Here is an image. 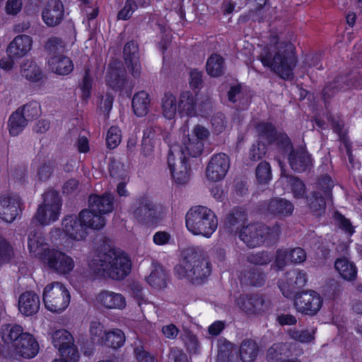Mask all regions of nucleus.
Segmentation results:
<instances>
[{
    "instance_id": "a878e982",
    "label": "nucleus",
    "mask_w": 362,
    "mask_h": 362,
    "mask_svg": "<svg viewBox=\"0 0 362 362\" xmlns=\"http://www.w3.org/2000/svg\"><path fill=\"white\" fill-rule=\"evenodd\" d=\"M306 259L305 251L300 247L290 250H279L276 253L274 264L278 269H281L288 262L301 263Z\"/></svg>"
},
{
    "instance_id": "6e6552de",
    "label": "nucleus",
    "mask_w": 362,
    "mask_h": 362,
    "mask_svg": "<svg viewBox=\"0 0 362 362\" xmlns=\"http://www.w3.org/2000/svg\"><path fill=\"white\" fill-rule=\"evenodd\" d=\"M209 135V129L202 125H194L190 132L184 125L180 129V144L177 145L182 146L189 156L196 157L202 153Z\"/></svg>"
},
{
    "instance_id": "6ab92c4d",
    "label": "nucleus",
    "mask_w": 362,
    "mask_h": 362,
    "mask_svg": "<svg viewBox=\"0 0 362 362\" xmlns=\"http://www.w3.org/2000/svg\"><path fill=\"white\" fill-rule=\"evenodd\" d=\"M267 231V234L272 237H275L276 234L269 233V229L264 228L260 224H251L244 226L241 228L239 237L247 246L257 247L264 241V233Z\"/></svg>"
},
{
    "instance_id": "a211bd4d",
    "label": "nucleus",
    "mask_w": 362,
    "mask_h": 362,
    "mask_svg": "<svg viewBox=\"0 0 362 362\" xmlns=\"http://www.w3.org/2000/svg\"><path fill=\"white\" fill-rule=\"evenodd\" d=\"M296 355H300L301 351L296 350V344H275L267 351L269 362H301Z\"/></svg>"
},
{
    "instance_id": "bf43d9fd",
    "label": "nucleus",
    "mask_w": 362,
    "mask_h": 362,
    "mask_svg": "<svg viewBox=\"0 0 362 362\" xmlns=\"http://www.w3.org/2000/svg\"><path fill=\"white\" fill-rule=\"evenodd\" d=\"M21 0H7L4 9L8 15L16 16L21 11Z\"/></svg>"
},
{
    "instance_id": "aec40b11",
    "label": "nucleus",
    "mask_w": 362,
    "mask_h": 362,
    "mask_svg": "<svg viewBox=\"0 0 362 362\" xmlns=\"http://www.w3.org/2000/svg\"><path fill=\"white\" fill-rule=\"evenodd\" d=\"M229 166V158L226 154L214 155L208 164L206 171V176L212 181H218L225 177Z\"/></svg>"
},
{
    "instance_id": "9b49d317",
    "label": "nucleus",
    "mask_w": 362,
    "mask_h": 362,
    "mask_svg": "<svg viewBox=\"0 0 362 362\" xmlns=\"http://www.w3.org/2000/svg\"><path fill=\"white\" fill-rule=\"evenodd\" d=\"M61 209L59 194L50 189L44 194L43 203L39 206L35 219L42 225H49L58 219Z\"/></svg>"
},
{
    "instance_id": "603ef678",
    "label": "nucleus",
    "mask_w": 362,
    "mask_h": 362,
    "mask_svg": "<svg viewBox=\"0 0 362 362\" xmlns=\"http://www.w3.org/2000/svg\"><path fill=\"white\" fill-rule=\"evenodd\" d=\"M13 254V250L8 243L0 238V264L9 262Z\"/></svg>"
},
{
    "instance_id": "4d7b16f0",
    "label": "nucleus",
    "mask_w": 362,
    "mask_h": 362,
    "mask_svg": "<svg viewBox=\"0 0 362 362\" xmlns=\"http://www.w3.org/2000/svg\"><path fill=\"white\" fill-rule=\"evenodd\" d=\"M266 153V147L264 144L258 142L253 144L250 150L249 158L251 160L256 161L262 158Z\"/></svg>"
},
{
    "instance_id": "7ed1b4c3",
    "label": "nucleus",
    "mask_w": 362,
    "mask_h": 362,
    "mask_svg": "<svg viewBox=\"0 0 362 362\" xmlns=\"http://www.w3.org/2000/svg\"><path fill=\"white\" fill-rule=\"evenodd\" d=\"M131 261L126 253L120 250H111L101 259L90 262V269L96 275L121 279L131 271Z\"/></svg>"
},
{
    "instance_id": "b1692460",
    "label": "nucleus",
    "mask_w": 362,
    "mask_h": 362,
    "mask_svg": "<svg viewBox=\"0 0 362 362\" xmlns=\"http://www.w3.org/2000/svg\"><path fill=\"white\" fill-rule=\"evenodd\" d=\"M89 209L93 215L102 216L110 214L113 211V196L111 194L106 193L102 196L91 195L89 197Z\"/></svg>"
},
{
    "instance_id": "423d86ee",
    "label": "nucleus",
    "mask_w": 362,
    "mask_h": 362,
    "mask_svg": "<svg viewBox=\"0 0 362 362\" xmlns=\"http://www.w3.org/2000/svg\"><path fill=\"white\" fill-rule=\"evenodd\" d=\"M185 225L192 234L209 238L216 230L218 220L214 213L207 207L196 206L186 214Z\"/></svg>"
},
{
    "instance_id": "a18cd8bd",
    "label": "nucleus",
    "mask_w": 362,
    "mask_h": 362,
    "mask_svg": "<svg viewBox=\"0 0 362 362\" xmlns=\"http://www.w3.org/2000/svg\"><path fill=\"white\" fill-rule=\"evenodd\" d=\"M16 111H21L23 117L28 122L40 115V105L37 102H30L25 105L22 108L18 109Z\"/></svg>"
},
{
    "instance_id": "ea45409f",
    "label": "nucleus",
    "mask_w": 362,
    "mask_h": 362,
    "mask_svg": "<svg viewBox=\"0 0 362 362\" xmlns=\"http://www.w3.org/2000/svg\"><path fill=\"white\" fill-rule=\"evenodd\" d=\"M269 210L275 214L286 216L292 213L293 206L290 202L286 199H276L269 203Z\"/></svg>"
},
{
    "instance_id": "774afa93",
    "label": "nucleus",
    "mask_w": 362,
    "mask_h": 362,
    "mask_svg": "<svg viewBox=\"0 0 362 362\" xmlns=\"http://www.w3.org/2000/svg\"><path fill=\"white\" fill-rule=\"evenodd\" d=\"M233 345L228 341H224L223 347L220 346L218 354V361L223 359L225 357H228V352L231 350Z\"/></svg>"
},
{
    "instance_id": "412c9836",
    "label": "nucleus",
    "mask_w": 362,
    "mask_h": 362,
    "mask_svg": "<svg viewBox=\"0 0 362 362\" xmlns=\"http://www.w3.org/2000/svg\"><path fill=\"white\" fill-rule=\"evenodd\" d=\"M33 39L28 35L16 36L8 45L6 53L17 59L25 57L33 48Z\"/></svg>"
},
{
    "instance_id": "49530a36",
    "label": "nucleus",
    "mask_w": 362,
    "mask_h": 362,
    "mask_svg": "<svg viewBox=\"0 0 362 362\" xmlns=\"http://www.w3.org/2000/svg\"><path fill=\"white\" fill-rule=\"evenodd\" d=\"M256 176L260 183H267L272 178L271 168L267 162H261L256 169Z\"/></svg>"
},
{
    "instance_id": "79ce46f5",
    "label": "nucleus",
    "mask_w": 362,
    "mask_h": 362,
    "mask_svg": "<svg viewBox=\"0 0 362 362\" xmlns=\"http://www.w3.org/2000/svg\"><path fill=\"white\" fill-rule=\"evenodd\" d=\"M224 70L223 58L218 54H212L206 62V71L213 76L217 77L221 75Z\"/></svg>"
},
{
    "instance_id": "c03bdc74",
    "label": "nucleus",
    "mask_w": 362,
    "mask_h": 362,
    "mask_svg": "<svg viewBox=\"0 0 362 362\" xmlns=\"http://www.w3.org/2000/svg\"><path fill=\"white\" fill-rule=\"evenodd\" d=\"M151 209V204L146 198L136 199L132 204V211L134 216L137 219H141L143 216H146Z\"/></svg>"
},
{
    "instance_id": "0e129e2a",
    "label": "nucleus",
    "mask_w": 362,
    "mask_h": 362,
    "mask_svg": "<svg viewBox=\"0 0 362 362\" xmlns=\"http://www.w3.org/2000/svg\"><path fill=\"white\" fill-rule=\"evenodd\" d=\"M179 332L178 329L173 324L167 325L163 327L162 333L168 339H174Z\"/></svg>"
},
{
    "instance_id": "dca6fc26",
    "label": "nucleus",
    "mask_w": 362,
    "mask_h": 362,
    "mask_svg": "<svg viewBox=\"0 0 362 362\" xmlns=\"http://www.w3.org/2000/svg\"><path fill=\"white\" fill-rule=\"evenodd\" d=\"M39 350L40 345L36 337L30 332H23L11 351L13 357L31 358L38 354Z\"/></svg>"
},
{
    "instance_id": "1a4fd4ad",
    "label": "nucleus",
    "mask_w": 362,
    "mask_h": 362,
    "mask_svg": "<svg viewBox=\"0 0 362 362\" xmlns=\"http://www.w3.org/2000/svg\"><path fill=\"white\" fill-rule=\"evenodd\" d=\"M280 182H290L291 185L292 192L293 196L296 199L303 198L305 203H307L313 213L318 215V211L322 210L325 206V198L329 197V193L332 184L330 183L327 187V189L324 192L325 197H319L316 194H313L310 197L304 198L303 194L305 193V185L299 180L293 177H288L282 172V176L279 180Z\"/></svg>"
},
{
    "instance_id": "0eeeda50",
    "label": "nucleus",
    "mask_w": 362,
    "mask_h": 362,
    "mask_svg": "<svg viewBox=\"0 0 362 362\" xmlns=\"http://www.w3.org/2000/svg\"><path fill=\"white\" fill-rule=\"evenodd\" d=\"M42 297L45 308L53 313H63L71 300L69 290L59 281L47 284L43 288Z\"/></svg>"
},
{
    "instance_id": "a19ab883",
    "label": "nucleus",
    "mask_w": 362,
    "mask_h": 362,
    "mask_svg": "<svg viewBox=\"0 0 362 362\" xmlns=\"http://www.w3.org/2000/svg\"><path fill=\"white\" fill-rule=\"evenodd\" d=\"M146 280L151 286L161 288L166 285V274L162 267L156 266Z\"/></svg>"
},
{
    "instance_id": "473e14b6",
    "label": "nucleus",
    "mask_w": 362,
    "mask_h": 362,
    "mask_svg": "<svg viewBox=\"0 0 362 362\" xmlns=\"http://www.w3.org/2000/svg\"><path fill=\"white\" fill-rule=\"evenodd\" d=\"M28 247L30 254L42 262L45 253L49 250L45 247L44 238L37 232H30L28 235Z\"/></svg>"
},
{
    "instance_id": "c756f323",
    "label": "nucleus",
    "mask_w": 362,
    "mask_h": 362,
    "mask_svg": "<svg viewBox=\"0 0 362 362\" xmlns=\"http://www.w3.org/2000/svg\"><path fill=\"white\" fill-rule=\"evenodd\" d=\"M105 81L107 86L112 90L119 89L124 83V71L120 62H111L107 71Z\"/></svg>"
},
{
    "instance_id": "052dcab7",
    "label": "nucleus",
    "mask_w": 362,
    "mask_h": 362,
    "mask_svg": "<svg viewBox=\"0 0 362 362\" xmlns=\"http://www.w3.org/2000/svg\"><path fill=\"white\" fill-rule=\"evenodd\" d=\"M17 59L13 56L6 54V56L0 59V68L4 71H11L16 66V60Z\"/></svg>"
},
{
    "instance_id": "de8ad7c7",
    "label": "nucleus",
    "mask_w": 362,
    "mask_h": 362,
    "mask_svg": "<svg viewBox=\"0 0 362 362\" xmlns=\"http://www.w3.org/2000/svg\"><path fill=\"white\" fill-rule=\"evenodd\" d=\"M121 141V132L117 127H111L107 133L106 142L107 147L115 148Z\"/></svg>"
},
{
    "instance_id": "6e6d98bb",
    "label": "nucleus",
    "mask_w": 362,
    "mask_h": 362,
    "mask_svg": "<svg viewBox=\"0 0 362 362\" xmlns=\"http://www.w3.org/2000/svg\"><path fill=\"white\" fill-rule=\"evenodd\" d=\"M93 79L87 73L80 86L81 98L83 100H87L90 96Z\"/></svg>"
},
{
    "instance_id": "e433bc0d",
    "label": "nucleus",
    "mask_w": 362,
    "mask_h": 362,
    "mask_svg": "<svg viewBox=\"0 0 362 362\" xmlns=\"http://www.w3.org/2000/svg\"><path fill=\"white\" fill-rule=\"evenodd\" d=\"M124 342V333L119 329H113L105 332L104 338L100 345L117 349L122 347Z\"/></svg>"
},
{
    "instance_id": "864d4df0",
    "label": "nucleus",
    "mask_w": 362,
    "mask_h": 362,
    "mask_svg": "<svg viewBox=\"0 0 362 362\" xmlns=\"http://www.w3.org/2000/svg\"><path fill=\"white\" fill-rule=\"evenodd\" d=\"M110 174L112 177H121L122 179L124 180L123 182H119L117 186V192L119 196H124L126 197L128 195V191L126 189V184H125V178L127 176V173L124 170H122L121 173L119 174L117 173L115 168L114 165H112L110 168Z\"/></svg>"
},
{
    "instance_id": "f704fd0d",
    "label": "nucleus",
    "mask_w": 362,
    "mask_h": 362,
    "mask_svg": "<svg viewBox=\"0 0 362 362\" xmlns=\"http://www.w3.org/2000/svg\"><path fill=\"white\" fill-rule=\"evenodd\" d=\"M132 109L138 117L145 116L149 110L150 98L146 91H139L134 94L132 98Z\"/></svg>"
},
{
    "instance_id": "39448f33",
    "label": "nucleus",
    "mask_w": 362,
    "mask_h": 362,
    "mask_svg": "<svg viewBox=\"0 0 362 362\" xmlns=\"http://www.w3.org/2000/svg\"><path fill=\"white\" fill-rule=\"evenodd\" d=\"M160 113L165 119L174 121L177 115L192 116L197 112V104L189 92L182 93L179 98L166 92L160 98Z\"/></svg>"
},
{
    "instance_id": "bb28decb",
    "label": "nucleus",
    "mask_w": 362,
    "mask_h": 362,
    "mask_svg": "<svg viewBox=\"0 0 362 362\" xmlns=\"http://www.w3.org/2000/svg\"><path fill=\"white\" fill-rule=\"evenodd\" d=\"M124 55L129 71L134 76H139L141 67L137 44L134 42L127 43L124 49Z\"/></svg>"
},
{
    "instance_id": "7c9ffc66",
    "label": "nucleus",
    "mask_w": 362,
    "mask_h": 362,
    "mask_svg": "<svg viewBox=\"0 0 362 362\" xmlns=\"http://www.w3.org/2000/svg\"><path fill=\"white\" fill-rule=\"evenodd\" d=\"M334 268L344 281H353L357 277L358 269L356 264L346 257L337 259Z\"/></svg>"
},
{
    "instance_id": "09e8293b",
    "label": "nucleus",
    "mask_w": 362,
    "mask_h": 362,
    "mask_svg": "<svg viewBox=\"0 0 362 362\" xmlns=\"http://www.w3.org/2000/svg\"><path fill=\"white\" fill-rule=\"evenodd\" d=\"M315 334V329L314 328L303 331L293 330L291 332V337L300 342L311 341L314 339Z\"/></svg>"
},
{
    "instance_id": "13d9d810",
    "label": "nucleus",
    "mask_w": 362,
    "mask_h": 362,
    "mask_svg": "<svg viewBox=\"0 0 362 362\" xmlns=\"http://www.w3.org/2000/svg\"><path fill=\"white\" fill-rule=\"evenodd\" d=\"M136 7L137 6L134 1L127 0L124 8L118 13V19L124 21L129 18L136 10Z\"/></svg>"
},
{
    "instance_id": "4c0bfd02",
    "label": "nucleus",
    "mask_w": 362,
    "mask_h": 362,
    "mask_svg": "<svg viewBox=\"0 0 362 362\" xmlns=\"http://www.w3.org/2000/svg\"><path fill=\"white\" fill-rule=\"evenodd\" d=\"M28 124L21 111H16L9 117L7 128L9 134L12 136L19 135Z\"/></svg>"
},
{
    "instance_id": "cd10ccee",
    "label": "nucleus",
    "mask_w": 362,
    "mask_h": 362,
    "mask_svg": "<svg viewBox=\"0 0 362 362\" xmlns=\"http://www.w3.org/2000/svg\"><path fill=\"white\" fill-rule=\"evenodd\" d=\"M20 203L8 196L0 197V217L6 222H12L18 214Z\"/></svg>"
},
{
    "instance_id": "37998d69",
    "label": "nucleus",
    "mask_w": 362,
    "mask_h": 362,
    "mask_svg": "<svg viewBox=\"0 0 362 362\" xmlns=\"http://www.w3.org/2000/svg\"><path fill=\"white\" fill-rule=\"evenodd\" d=\"M107 332L104 329L103 324L99 321L93 320L90 322L89 337L93 343L100 345L104 338L105 332Z\"/></svg>"
},
{
    "instance_id": "f8f14e48",
    "label": "nucleus",
    "mask_w": 362,
    "mask_h": 362,
    "mask_svg": "<svg viewBox=\"0 0 362 362\" xmlns=\"http://www.w3.org/2000/svg\"><path fill=\"white\" fill-rule=\"evenodd\" d=\"M46 47L50 54H53L47 61L49 69L58 75L70 74L74 69L72 61L66 56L54 54L55 52L61 50L63 47L61 40L57 37H52L48 40Z\"/></svg>"
},
{
    "instance_id": "20e7f679",
    "label": "nucleus",
    "mask_w": 362,
    "mask_h": 362,
    "mask_svg": "<svg viewBox=\"0 0 362 362\" xmlns=\"http://www.w3.org/2000/svg\"><path fill=\"white\" fill-rule=\"evenodd\" d=\"M211 272L209 262L192 250H185L178 264L175 267V275L180 279L199 283Z\"/></svg>"
},
{
    "instance_id": "c9c22d12",
    "label": "nucleus",
    "mask_w": 362,
    "mask_h": 362,
    "mask_svg": "<svg viewBox=\"0 0 362 362\" xmlns=\"http://www.w3.org/2000/svg\"><path fill=\"white\" fill-rule=\"evenodd\" d=\"M240 308L248 315H258L264 308V300L259 297H245L238 301Z\"/></svg>"
},
{
    "instance_id": "72a5a7b5",
    "label": "nucleus",
    "mask_w": 362,
    "mask_h": 362,
    "mask_svg": "<svg viewBox=\"0 0 362 362\" xmlns=\"http://www.w3.org/2000/svg\"><path fill=\"white\" fill-rule=\"evenodd\" d=\"M23 333V327L18 325L6 324L2 325L0 329L2 341L6 344H11V349Z\"/></svg>"
},
{
    "instance_id": "ddd939ff",
    "label": "nucleus",
    "mask_w": 362,
    "mask_h": 362,
    "mask_svg": "<svg viewBox=\"0 0 362 362\" xmlns=\"http://www.w3.org/2000/svg\"><path fill=\"white\" fill-rule=\"evenodd\" d=\"M42 263L60 274H69L74 268L73 258L58 250H48L42 257Z\"/></svg>"
},
{
    "instance_id": "8fccbe9b",
    "label": "nucleus",
    "mask_w": 362,
    "mask_h": 362,
    "mask_svg": "<svg viewBox=\"0 0 362 362\" xmlns=\"http://www.w3.org/2000/svg\"><path fill=\"white\" fill-rule=\"evenodd\" d=\"M174 239L170 233L165 230L157 231L153 235V242L158 246L171 244Z\"/></svg>"
},
{
    "instance_id": "69168bd1",
    "label": "nucleus",
    "mask_w": 362,
    "mask_h": 362,
    "mask_svg": "<svg viewBox=\"0 0 362 362\" xmlns=\"http://www.w3.org/2000/svg\"><path fill=\"white\" fill-rule=\"evenodd\" d=\"M336 219L339 226L343 228L345 231L349 234H352L354 232V228L349 221L346 219L344 216L340 214H337Z\"/></svg>"
},
{
    "instance_id": "2f4dec72",
    "label": "nucleus",
    "mask_w": 362,
    "mask_h": 362,
    "mask_svg": "<svg viewBox=\"0 0 362 362\" xmlns=\"http://www.w3.org/2000/svg\"><path fill=\"white\" fill-rule=\"evenodd\" d=\"M20 73L24 78L31 83L39 82L43 78L41 68L30 59H25L21 63Z\"/></svg>"
},
{
    "instance_id": "f3484780",
    "label": "nucleus",
    "mask_w": 362,
    "mask_h": 362,
    "mask_svg": "<svg viewBox=\"0 0 362 362\" xmlns=\"http://www.w3.org/2000/svg\"><path fill=\"white\" fill-rule=\"evenodd\" d=\"M294 305L298 312L313 315L321 308L322 298L315 291H306L296 297Z\"/></svg>"
},
{
    "instance_id": "5fc2aeb1",
    "label": "nucleus",
    "mask_w": 362,
    "mask_h": 362,
    "mask_svg": "<svg viewBox=\"0 0 362 362\" xmlns=\"http://www.w3.org/2000/svg\"><path fill=\"white\" fill-rule=\"evenodd\" d=\"M257 130L260 134V138L262 140H268L269 142H271L275 136L274 129L269 123H262L259 124Z\"/></svg>"
},
{
    "instance_id": "393cba45",
    "label": "nucleus",
    "mask_w": 362,
    "mask_h": 362,
    "mask_svg": "<svg viewBox=\"0 0 362 362\" xmlns=\"http://www.w3.org/2000/svg\"><path fill=\"white\" fill-rule=\"evenodd\" d=\"M64 16V6L59 0L49 1L42 12L44 23L48 26L59 24Z\"/></svg>"
},
{
    "instance_id": "c85d7f7f",
    "label": "nucleus",
    "mask_w": 362,
    "mask_h": 362,
    "mask_svg": "<svg viewBox=\"0 0 362 362\" xmlns=\"http://www.w3.org/2000/svg\"><path fill=\"white\" fill-rule=\"evenodd\" d=\"M98 302L107 309L122 310L126 307L124 297L117 293L110 291L100 292L97 297Z\"/></svg>"
},
{
    "instance_id": "5701e85b",
    "label": "nucleus",
    "mask_w": 362,
    "mask_h": 362,
    "mask_svg": "<svg viewBox=\"0 0 362 362\" xmlns=\"http://www.w3.org/2000/svg\"><path fill=\"white\" fill-rule=\"evenodd\" d=\"M40 307V297L35 292L25 291L19 296L18 308L23 315L33 316L38 312Z\"/></svg>"
},
{
    "instance_id": "2eb2a0df",
    "label": "nucleus",
    "mask_w": 362,
    "mask_h": 362,
    "mask_svg": "<svg viewBox=\"0 0 362 362\" xmlns=\"http://www.w3.org/2000/svg\"><path fill=\"white\" fill-rule=\"evenodd\" d=\"M279 149L283 155L289 153L288 160L290 165L296 171H303L312 163L310 156L305 151L301 149L297 151H291L292 146L286 136H281Z\"/></svg>"
},
{
    "instance_id": "9d476101",
    "label": "nucleus",
    "mask_w": 362,
    "mask_h": 362,
    "mask_svg": "<svg viewBox=\"0 0 362 362\" xmlns=\"http://www.w3.org/2000/svg\"><path fill=\"white\" fill-rule=\"evenodd\" d=\"M187 156L189 154L182 146L174 145L170 147L168 158V167L173 180L178 184H184L189 179Z\"/></svg>"
},
{
    "instance_id": "3c124183",
    "label": "nucleus",
    "mask_w": 362,
    "mask_h": 362,
    "mask_svg": "<svg viewBox=\"0 0 362 362\" xmlns=\"http://www.w3.org/2000/svg\"><path fill=\"white\" fill-rule=\"evenodd\" d=\"M151 131L146 130L144 133V139L142 143V151L145 156L151 155L153 151L154 146L157 144L156 139L151 137Z\"/></svg>"
},
{
    "instance_id": "4468645a",
    "label": "nucleus",
    "mask_w": 362,
    "mask_h": 362,
    "mask_svg": "<svg viewBox=\"0 0 362 362\" xmlns=\"http://www.w3.org/2000/svg\"><path fill=\"white\" fill-rule=\"evenodd\" d=\"M52 342L62 357L68 358L72 362L78 361L79 354L74 344V337L66 329H58L52 334Z\"/></svg>"
},
{
    "instance_id": "f257e3e1",
    "label": "nucleus",
    "mask_w": 362,
    "mask_h": 362,
    "mask_svg": "<svg viewBox=\"0 0 362 362\" xmlns=\"http://www.w3.org/2000/svg\"><path fill=\"white\" fill-rule=\"evenodd\" d=\"M105 224V219L93 215L90 211L83 210L78 216H69L62 223V230L54 229L50 233L52 242L66 250L74 247V242L82 241L88 235V229L99 230Z\"/></svg>"
},
{
    "instance_id": "f03ea898",
    "label": "nucleus",
    "mask_w": 362,
    "mask_h": 362,
    "mask_svg": "<svg viewBox=\"0 0 362 362\" xmlns=\"http://www.w3.org/2000/svg\"><path fill=\"white\" fill-rule=\"evenodd\" d=\"M259 59L264 66L270 67L281 78L292 77L296 57L295 47L291 42L272 37L269 45L262 49Z\"/></svg>"
},
{
    "instance_id": "e2e57ef3",
    "label": "nucleus",
    "mask_w": 362,
    "mask_h": 362,
    "mask_svg": "<svg viewBox=\"0 0 362 362\" xmlns=\"http://www.w3.org/2000/svg\"><path fill=\"white\" fill-rule=\"evenodd\" d=\"M211 124L216 134L221 133L226 127L225 118L223 115H216L212 118Z\"/></svg>"
},
{
    "instance_id": "58836bf2",
    "label": "nucleus",
    "mask_w": 362,
    "mask_h": 362,
    "mask_svg": "<svg viewBox=\"0 0 362 362\" xmlns=\"http://www.w3.org/2000/svg\"><path fill=\"white\" fill-rule=\"evenodd\" d=\"M258 354V346L252 340L243 341L240 347V358L243 362H254Z\"/></svg>"
},
{
    "instance_id": "680f3d73",
    "label": "nucleus",
    "mask_w": 362,
    "mask_h": 362,
    "mask_svg": "<svg viewBox=\"0 0 362 362\" xmlns=\"http://www.w3.org/2000/svg\"><path fill=\"white\" fill-rule=\"evenodd\" d=\"M134 354L139 362H154L153 357L146 352L142 346L135 348Z\"/></svg>"
},
{
    "instance_id": "338daca9",
    "label": "nucleus",
    "mask_w": 362,
    "mask_h": 362,
    "mask_svg": "<svg viewBox=\"0 0 362 362\" xmlns=\"http://www.w3.org/2000/svg\"><path fill=\"white\" fill-rule=\"evenodd\" d=\"M169 359V362H188L187 357L185 354L179 350L171 351Z\"/></svg>"
},
{
    "instance_id": "4be33fe9",
    "label": "nucleus",
    "mask_w": 362,
    "mask_h": 362,
    "mask_svg": "<svg viewBox=\"0 0 362 362\" xmlns=\"http://www.w3.org/2000/svg\"><path fill=\"white\" fill-rule=\"evenodd\" d=\"M305 282V273L292 271L287 273L284 278L279 280V287L285 297L290 298L295 288L303 286Z\"/></svg>"
}]
</instances>
